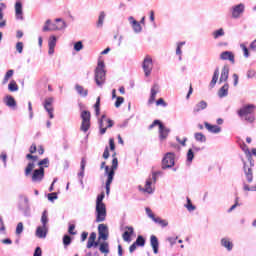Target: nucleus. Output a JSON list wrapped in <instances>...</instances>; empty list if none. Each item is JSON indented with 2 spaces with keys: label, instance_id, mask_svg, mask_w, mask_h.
Masks as SVG:
<instances>
[{
  "label": "nucleus",
  "instance_id": "obj_1",
  "mask_svg": "<svg viewBox=\"0 0 256 256\" xmlns=\"http://www.w3.org/2000/svg\"><path fill=\"white\" fill-rule=\"evenodd\" d=\"M241 149L244 151L248 159V162H245V160L242 159L243 171L246 177V181L247 183H253V167H255V160H253V156H251V150H249V146H247V144L243 143L241 145Z\"/></svg>",
  "mask_w": 256,
  "mask_h": 256
},
{
  "label": "nucleus",
  "instance_id": "obj_2",
  "mask_svg": "<svg viewBox=\"0 0 256 256\" xmlns=\"http://www.w3.org/2000/svg\"><path fill=\"white\" fill-rule=\"evenodd\" d=\"M105 199V192L99 194L96 198V208H95V215H96V223H103L107 219V207L103 200Z\"/></svg>",
  "mask_w": 256,
  "mask_h": 256
},
{
  "label": "nucleus",
  "instance_id": "obj_3",
  "mask_svg": "<svg viewBox=\"0 0 256 256\" xmlns=\"http://www.w3.org/2000/svg\"><path fill=\"white\" fill-rule=\"evenodd\" d=\"M119 167V160L117 158H113L111 168L109 166H105L104 175L107 177L105 183L106 195L109 196L111 193V183H113V179L115 178V170Z\"/></svg>",
  "mask_w": 256,
  "mask_h": 256
},
{
  "label": "nucleus",
  "instance_id": "obj_4",
  "mask_svg": "<svg viewBox=\"0 0 256 256\" xmlns=\"http://www.w3.org/2000/svg\"><path fill=\"white\" fill-rule=\"evenodd\" d=\"M41 223L42 226H38L36 228V237H38V239H45L47 237V233H49V215L47 213V210H44L42 212V216H41Z\"/></svg>",
  "mask_w": 256,
  "mask_h": 256
},
{
  "label": "nucleus",
  "instance_id": "obj_5",
  "mask_svg": "<svg viewBox=\"0 0 256 256\" xmlns=\"http://www.w3.org/2000/svg\"><path fill=\"white\" fill-rule=\"evenodd\" d=\"M94 79H95L96 85L98 87H103V85H105L106 72H105V62L104 61L98 62V65L95 69Z\"/></svg>",
  "mask_w": 256,
  "mask_h": 256
},
{
  "label": "nucleus",
  "instance_id": "obj_6",
  "mask_svg": "<svg viewBox=\"0 0 256 256\" xmlns=\"http://www.w3.org/2000/svg\"><path fill=\"white\" fill-rule=\"evenodd\" d=\"M81 119L82 123L80 126V131H83V133H87L89 129L91 128V112L83 110L81 112Z\"/></svg>",
  "mask_w": 256,
  "mask_h": 256
},
{
  "label": "nucleus",
  "instance_id": "obj_7",
  "mask_svg": "<svg viewBox=\"0 0 256 256\" xmlns=\"http://www.w3.org/2000/svg\"><path fill=\"white\" fill-rule=\"evenodd\" d=\"M175 165V153L168 152L162 159V169H171Z\"/></svg>",
  "mask_w": 256,
  "mask_h": 256
},
{
  "label": "nucleus",
  "instance_id": "obj_8",
  "mask_svg": "<svg viewBox=\"0 0 256 256\" xmlns=\"http://www.w3.org/2000/svg\"><path fill=\"white\" fill-rule=\"evenodd\" d=\"M19 199H23L24 201L19 204V210L22 211L25 217H31V208L29 207V198L25 195H20Z\"/></svg>",
  "mask_w": 256,
  "mask_h": 256
},
{
  "label": "nucleus",
  "instance_id": "obj_9",
  "mask_svg": "<svg viewBox=\"0 0 256 256\" xmlns=\"http://www.w3.org/2000/svg\"><path fill=\"white\" fill-rule=\"evenodd\" d=\"M45 179V168L39 167L38 169L33 170L31 175L32 183H41Z\"/></svg>",
  "mask_w": 256,
  "mask_h": 256
},
{
  "label": "nucleus",
  "instance_id": "obj_10",
  "mask_svg": "<svg viewBox=\"0 0 256 256\" xmlns=\"http://www.w3.org/2000/svg\"><path fill=\"white\" fill-rule=\"evenodd\" d=\"M142 68L145 74V77H149L151 75V72L153 71V58L151 56L147 55L142 63Z\"/></svg>",
  "mask_w": 256,
  "mask_h": 256
},
{
  "label": "nucleus",
  "instance_id": "obj_11",
  "mask_svg": "<svg viewBox=\"0 0 256 256\" xmlns=\"http://www.w3.org/2000/svg\"><path fill=\"white\" fill-rule=\"evenodd\" d=\"M245 13V4L240 3L232 7L233 19H239Z\"/></svg>",
  "mask_w": 256,
  "mask_h": 256
},
{
  "label": "nucleus",
  "instance_id": "obj_12",
  "mask_svg": "<svg viewBox=\"0 0 256 256\" xmlns=\"http://www.w3.org/2000/svg\"><path fill=\"white\" fill-rule=\"evenodd\" d=\"M39 161V156L32 155V161L29 162L24 170L25 177H29L31 173H33V170L35 169V163Z\"/></svg>",
  "mask_w": 256,
  "mask_h": 256
},
{
  "label": "nucleus",
  "instance_id": "obj_13",
  "mask_svg": "<svg viewBox=\"0 0 256 256\" xmlns=\"http://www.w3.org/2000/svg\"><path fill=\"white\" fill-rule=\"evenodd\" d=\"M153 185V181L151 179L146 180L145 187H141V185L138 186V191H141V193H147L148 195H153L155 193V189L151 187Z\"/></svg>",
  "mask_w": 256,
  "mask_h": 256
},
{
  "label": "nucleus",
  "instance_id": "obj_14",
  "mask_svg": "<svg viewBox=\"0 0 256 256\" xmlns=\"http://www.w3.org/2000/svg\"><path fill=\"white\" fill-rule=\"evenodd\" d=\"M256 106L254 104H248L244 107H242L239 111H238V115L239 117H245L246 115H251V113H253V111H255Z\"/></svg>",
  "mask_w": 256,
  "mask_h": 256
},
{
  "label": "nucleus",
  "instance_id": "obj_15",
  "mask_svg": "<svg viewBox=\"0 0 256 256\" xmlns=\"http://www.w3.org/2000/svg\"><path fill=\"white\" fill-rule=\"evenodd\" d=\"M53 98L49 97L46 98L44 101V109L45 111H47L49 117L51 119H53L55 117V115H53Z\"/></svg>",
  "mask_w": 256,
  "mask_h": 256
},
{
  "label": "nucleus",
  "instance_id": "obj_16",
  "mask_svg": "<svg viewBox=\"0 0 256 256\" xmlns=\"http://www.w3.org/2000/svg\"><path fill=\"white\" fill-rule=\"evenodd\" d=\"M157 93H159V84H154L150 90L148 105H153V103H155V98L157 97Z\"/></svg>",
  "mask_w": 256,
  "mask_h": 256
},
{
  "label": "nucleus",
  "instance_id": "obj_17",
  "mask_svg": "<svg viewBox=\"0 0 256 256\" xmlns=\"http://www.w3.org/2000/svg\"><path fill=\"white\" fill-rule=\"evenodd\" d=\"M220 59L222 61H230L232 65H235V54L231 51H224L220 54Z\"/></svg>",
  "mask_w": 256,
  "mask_h": 256
},
{
  "label": "nucleus",
  "instance_id": "obj_18",
  "mask_svg": "<svg viewBox=\"0 0 256 256\" xmlns=\"http://www.w3.org/2000/svg\"><path fill=\"white\" fill-rule=\"evenodd\" d=\"M158 133H159V139L161 141H165V139L169 137V133H171V129L166 127L165 125H160V129Z\"/></svg>",
  "mask_w": 256,
  "mask_h": 256
},
{
  "label": "nucleus",
  "instance_id": "obj_19",
  "mask_svg": "<svg viewBox=\"0 0 256 256\" xmlns=\"http://www.w3.org/2000/svg\"><path fill=\"white\" fill-rule=\"evenodd\" d=\"M15 15L16 19L23 21V4L21 1H16L15 3Z\"/></svg>",
  "mask_w": 256,
  "mask_h": 256
},
{
  "label": "nucleus",
  "instance_id": "obj_20",
  "mask_svg": "<svg viewBox=\"0 0 256 256\" xmlns=\"http://www.w3.org/2000/svg\"><path fill=\"white\" fill-rule=\"evenodd\" d=\"M229 79V66L224 65L221 71L219 83H226V81Z\"/></svg>",
  "mask_w": 256,
  "mask_h": 256
},
{
  "label": "nucleus",
  "instance_id": "obj_21",
  "mask_svg": "<svg viewBox=\"0 0 256 256\" xmlns=\"http://www.w3.org/2000/svg\"><path fill=\"white\" fill-rule=\"evenodd\" d=\"M150 245L153 249L154 254L157 255V253H159V239H157V236H150Z\"/></svg>",
  "mask_w": 256,
  "mask_h": 256
},
{
  "label": "nucleus",
  "instance_id": "obj_22",
  "mask_svg": "<svg viewBox=\"0 0 256 256\" xmlns=\"http://www.w3.org/2000/svg\"><path fill=\"white\" fill-rule=\"evenodd\" d=\"M220 245L228 251H233V242L230 238L224 237L220 240Z\"/></svg>",
  "mask_w": 256,
  "mask_h": 256
},
{
  "label": "nucleus",
  "instance_id": "obj_23",
  "mask_svg": "<svg viewBox=\"0 0 256 256\" xmlns=\"http://www.w3.org/2000/svg\"><path fill=\"white\" fill-rule=\"evenodd\" d=\"M206 107H207V102L205 100L198 102L193 108L194 115H197V113H201V111H205Z\"/></svg>",
  "mask_w": 256,
  "mask_h": 256
},
{
  "label": "nucleus",
  "instance_id": "obj_24",
  "mask_svg": "<svg viewBox=\"0 0 256 256\" xmlns=\"http://www.w3.org/2000/svg\"><path fill=\"white\" fill-rule=\"evenodd\" d=\"M126 229L128 231H125L123 233L122 238L124 241H126V243H131V235H133V233H135V230L131 226H126Z\"/></svg>",
  "mask_w": 256,
  "mask_h": 256
},
{
  "label": "nucleus",
  "instance_id": "obj_25",
  "mask_svg": "<svg viewBox=\"0 0 256 256\" xmlns=\"http://www.w3.org/2000/svg\"><path fill=\"white\" fill-rule=\"evenodd\" d=\"M129 21L132 24V29L135 33H141L143 31V28L141 27V24L135 20L132 16L129 17Z\"/></svg>",
  "mask_w": 256,
  "mask_h": 256
},
{
  "label": "nucleus",
  "instance_id": "obj_26",
  "mask_svg": "<svg viewBox=\"0 0 256 256\" xmlns=\"http://www.w3.org/2000/svg\"><path fill=\"white\" fill-rule=\"evenodd\" d=\"M105 123H107V116L102 115L101 119L98 121L100 135H105V133H107V127H105Z\"/></svg>",
  "mask_w": 256,
  "mask_h": 256
},
{
  "label": "nucleus",
  "instance_id": "obj_27",
  "mask_svg": "<svg viewBox=\"0 0 256 256\" xmlns=\"http://www.w3.org/2000/svg\"><path fill=\"white\" fill-rule=\"evenodd\" d=\"M229 95V84L225 83L219 90H218V97L223 99Z\"/></svg>",
  "mask_w": 256,
  "mask_h": 256
},
{
  "label": "nucleus",
  "instance_id": "obj_28",
  "mask_svg": "<svg viewBox=\"0 0 256 256\" xmlns=\"http://www.w3.org/2000/svg\"><path fill=\"white\" fill-rule=\"evenodd\" d=\"M204 125L209 133H221V127H219L218 125H211L209 124V122H205Z\"/></svg>",
  "mask_w": 256,
  "mask_h": 256
},
{
  "label": "nucleus",
  "instance_id": "obj_29",
  "mask_svg": "<svg viewBox=\"0 0 256 256\" xmlns=\"http://www.w3.org/2000/svg\"><path fill=\"white\" fill-rule=\"evenodd\" d=\"M75 90L77 91L78 95H80V97H87V95H89V90L84 89V87L79 84L75 85Z\"/></svg>",
  "mask_w": 256,
  "mask_h": 256
},
{
  "label": "nucleus",
  "instance_id": "obj_30",
  "mask_svg": "<svg viewBox=\"0 0 256 256\" xmlns=\"http://www.w3.org/2000/svg\"><path fill=\"white\" fill-rule=\"evenodd\" d=\"M5 103L7 105V107H10V108H14V107H17V102L15 101V98H13V96H6V99H5Z\"/></svg>",
  "mask_w": 256,
  "mask_h": 256
},
{
  "label": "nucleus",
  "instance_id": "obj_31",
  "mask_svg": "<svg viewBox=\"0 0 256 256\" xmlns=\"http://www.w3.org/2000/svg\"><path fill=\"white\" fill-rule=\"evenodd\" d=\"M62 29H67V23L62 22L61 25L50 24V31H62Z\"/></svg>",
  "mask_w": 256,
  "mask_h": 256
},
{
  "label": "nucleus",
  "instance_id": "obj_32",
  "mask_svg": "<svg viewBox=\"0 0 256 256\" xmlns=\"http://www.w3.org/2000/svg\"><path fill=\"white\" fill-rule=\"evenodd\" d=\"M217 81H219V68H217V69L214 71L212 80H211V82H210V87H215V85H217Z\"/></svg>",
  "mask_w": 256,
  "mask_h": 256
},
{
  "label": "nucleus",
  "instance_id": "obj_33",
  "mask_svg": "<svg viewBox=\"0 0 256 256\" xmlns=\"http://www.w3.org/2000/svg\"><path fill=\"white\" fill-rule=\"evenodd\" d=\"M8 91H10L11 93L19 91V86L17 85V82H15V80L10 81V83L8 84Z\"/></svg>",
  "mask_w": 256,
  "mask_h": 256
},
{
  "label": "nucleus",
  "instance_id": "obj_34",
  "mask_svg": "<svg viewBox=\"0 0 256 256\" xmlns=\"http://www.w3.org/2000/svg\"><path fill=\"white\" fill-rule=\"evenodd\" d=\"M194 139L198 141V143H205L207 141V137L201 132H197L194 134Z\"/></svg>",
  "mask_w": 256,
  "mask_h": 256
},
{
  "label": "nucleus",
  "instance_id": "obj_35",
  "mask_svg": "<svg viewBox=\"0 0 256 256\" xmlns=\"http://www.w3.org/2000/svg\"><path fill=\"white\" fill-rule=\"evenodd\" d=\"M15 71L13 69L8 70L3 78L2 85H7L9 83V78L13 77Z\"/></svg>",
  "mask_w": 256,
  "mask_h": 256
},
{
  "label": "nucleus",
  "instance_id": "obj_36",
  "mask_svg": "<svg viewBox=\"0 0 256 256\" xmlns=\"http://www.w3.org/2000/svg\"><path fill=\"white\" fill-rule=\"evenodd\" d=\"M95 239H97V233L92 232L87 242V249H91V247H93V242L95 241Z\"/></svg>",
  "mask_w": 256,
  "mask_h": 256
},
{
  "label": "nucleus",
  "instance_id": "obj_37",
  "mask_svg": "<svg viewBox=\"0 0 256 256\" xmlns=\"http://www.w3.org/2000/svg\"><path fill=\"white\" fill-rule=\"evenodd\" d=\"M183 45H185V42H179L177 44V48H176V55L179 56V61H183V57L181 56L182 55V51H181V48L183 47Z\"/></svg>",
  "mask_w": 256,
  "mask_h": 256
},
{
  "label": "nucleus",
  "instance_id": "obj_38",
  "mask_svg": "<svg viewBox=\"0 0 256 256\" xmlns=\"http://www.w3.org/2000/svg\"><path fill=\"white\" fill-rule=\"evenodd\" d=\"M193 159H195V152H193V149H189L186 154V161L187 163H193Z\"/></svg>",
  "mask_w": 256,
  "mask_h": 256
},
{
  "label": "nucleus",
  "instance_id": "obj_39",
  "mask_svg": "<svg viewBox=\"0 0 256 256\" xmlns=\"http://www.w3.org/2000/svg\"><path fill=\"white\" fill-rule=\"evenodd\" d=\"M224 35H225V30H223V28L215 30L212 33V36L214 37V39H219V37H223Z\"/></svg>",
  "mask_w": 256,
  "mask_h": 256
},
{
  "label": "nucleus",
  "instance_id": "obj_40",
  "mask_svg": "<svg viewBox=\"0 0 256 256\" xmlns=\"http://www.w3.org/2000/svg\"><path fill=\"white\" fill-rule=\"evenodd\" d=\"M134 243L137 247H145V238L139 235Z\"/></svg>",
  "mask_w": 256,
  "mask_h": 256
},
{
  "label": "nucleus",
  "instance_id": "obj_41",
  "mask_svg": "<svg viewBox=\"0 0 256 256\" xmlns=\"http://www.w3.org/2000/svg\"><path fill=\"white\" fill-rule=\"evenodd\" d=\"M104 21H105V12H100V15L98 17L97 27L98 28L103 27Z\"/></svg>",
  "mask_w": 256,
  "mask_h": 256
},
{
  "label": "nucleus",
  "instance_id": "obj_42",
  "mask_svg": "<svg viewBox=\"0 0 256 256\" xmlns=\"http://www.w3.org/2000/svg\"><path fill=\"white\" fill-rule=\"evenodd\" d=\"M184 207H186V209L188 211H195L197 209V207H195V205H193V203L191 202V199L187 198V204L184 205Z\"/></svg>",
  "mask_w": 256,
  "mask_h": 256
},
{
  "label": "nucleus",
  "instance_id": "obj_43",
  "mask_svg": "<svg viewBox=\"0 0 256 256\" xmlns=\"http://www.w3.org/2000/svg\"><path fill=\"white\" fill-rule=\"evenodd\" d=\"M99 250L101 253H109V244L107 242L100 244Z\"/></svg>",
  "mask_w": 256,
  "mask_h": 256
},
{
  "label": "nucleus",
  "instance_id": "obj_44",
  "mask_svg": "<svg viewBox=\"0 0 256 256\" xmlns=\"http://www.w3.org/2000/svg\"><path fill=\"white\" fill-rule=\"evenodd\" d=\"M57 45V37L56 36H50L48 40V47H56Z\"/></svg>",
  "mask_w": 256,
  "mask_h": 256
},
{
  "label": "nucleus",
  "instance_id": "obj_45",
  "mask_svg": "<svg viewBox=\"0 0 256 256\" xmlns=\"http://www.w3.org/2000/svg\"><path fill=\"white\" fill-rule=\"evenodd\" d=\"M123 103H125V98H123L121 96L116 97V102H115L116 109H119V107H121V105H123Z\"/></svg>",
  "mask_w": 256,
  "mask_h": 256
},
{
  "label": "nucleus",
  "instance_id": "obj_46",
  "mask_svg": "<svg viewBox=\"0 0 256 256\" xmlns=\"http://www.w3.org/2000/svg\"><path fill=\"white\" fill-rule=\"evenodd\" d=\"M38 167H49V158H44L37 163Z\"/></svg>",
  "mask_w": 256,
  "mask_h": 256
},
{
  "label": "nucleus",
  "instance_id": "obj_47",
  "mask_svg": "<svg viewBox=\"0 0 256 256\" xmlns=\"http://www.w3.org/2000/svg\"><path fill=\"white\" fill-rule=\"evenodd\" d=\"M83 49V41H77L74 43V51L79 53V51H82Z\"/></svg>",
  "mask_w": 256,
  "mask_h": 256
},
{
  "label": "nucleus",
  "instance_id": "obj_48",
  "mask_svg": "<svg viewBox=\"0 0 256 256\" xmlns=\"http://www.w3.org/2000/svg\"><path fill=\"white\" fill-rule=\"evenodd\" d=\"M107 232H109V229L107 228V225H105V224H99L98 225V234L107 233Z\"/></svg>",
  "mask_w": 256,
  "mask_h": 256
},
{
  "label": "nucleus",
  "instance_id": "obj_49",
  "mask_svg": "<svg viewBox=\"0 0 256 256\" xmlns=\"http://www.w3.org/2000/svg\"><path fill=\"white\" fill-rule=\"evenodd\" d=\"M63 245L65 247H69V245H71V236L67 234L63 236Z\"/></svg>",
  "mask_w": 256,
  "mask_h": 256
},
{
  "label": "nucleus",
  "instance_id": "obj_50",
  "mask_svg": "<svg viewBox=\"0 0 256 256\" xmlns=\"http://www.w3.org/2000/svg\"><path fill=\"white\" fill-rule=\"evenodd\" d=\"M240 47H241V49L244 53V57L246 59H248V57H249V48H247V46L245 44H240Z\"/></svg>",
  "mask_w": 256,
  "mask_h": 256
},
{
  "label": "nucleus",
  "instance_id": "obj_51",
  "mask_svg": "<svg viewBox=\"0 0 256 256\" xmlns=\"http://www.w3.org/2000/svg\"><path fill=\"white\" fill-rule=\"evenodd\" d=\"M23 233V222H19L16 226V235Z\"/></svg>",
  "mask_w": 256,
  "mask_h": 256
},
{
  "label": "nucleus",
  "instance_id": "obj_52",
  "mask_svg": "<svg viewBox=\"0 0 256 256\" xmlns=\"http://www.w3.org/2000/svg\"><path fill=\"white\" fill-rule=\"evenodd\" d=\"M255 77H256L255 70H248L247 71V79H255Z\"/></svg>",
  "mask_w": 256,
  "mask_h": 256
},
{
  "label": "nucleus",
  "instance_id": "obj_53",
  "mask_svg": "<svg viewBox=\"0 0 256 256\" xmlns=\"http://www.w3.org/2000/svg\"><path fill=\"white\" fill-rule=\"evenodd\" d=\"M245 117V121H248V123H253L255 121V115L253 114H248Z\"/></svg>",
  "mask_w": 256,
  "mask_h": 256
},
{
  "label": "nucleus",
  "instance_id": "obj_54",
  "mask_svg": "<svg viewBox=\"0 0 256 256\" xmlns=\"http://www.w3.org/2000/svg\"><path fill=\"white\" fill-rule=\"evenodd\" d=\"M237 207H239V197L236 198L235 204L228 209V213H231V211H234Z\"/></svg>",
  "mask_w": 256,
  "mask_h": 256
},
{
  "label": "nucleus",
  "instance_id": "obj_55",
  "mask_svg": "<svg viewBox=\"0 0 256 256\" xmlns=\"http://www.w3.org/2000/svg\"><path fill=\"white\" fill-rule=\"evenodd\" d=\"M0 159L3 161L4 167H7V153L2 152L0 155Z\"/></svg>",
  "mask_w": 256,
  "mask_h": 256
},
{
  "label": "nucleus",
  "instance_id": "obj_56",
  "mask_svg": "<svg viewBox=\"0 0 256 256\" xmlns=\"http://www.w3.org/2000/svg\"><path fill=\"white\" fill-rule=\"evenodd\" d=\"M16 51H18V53H23V42H17L16 43Z\"/></svg>",
  "mask_w": 256,
  "mask_h": 256
},
{
  "label": "nucleus",
  "instance_id": "obj_57",
  "mask_svg": "<svg viewBox=\"0 0 256 256\" xmlns=\"http://www.w3.org/2000/svg\"><path fill=\"white\" fill-rule=\"evenodd\" d=\"M176 141L178 143H180V145H182V147H185V145H187V137L183 138V140H181V138L176 137Z\"/></svg>",
  "mask_w": 256,
  "mask_h": 256
},
{
  "label": "nucleus",
  "instance_id": "obj_58",
  "mask_svg": "<svg viewBox=\"0 0 256 256\" xmlns=\"http://www.w3.org/2000/svg\"><path fill=\"white\" fill-rule=\"evenodd\" d=\"M74 231H75V225L74 224H70L69 228H68V233L70 235H77V232H74Z\"/></svg>",
  "mask_w": 256,
  "mask_h": 256
},
{
  "label": "nucleus",
  "instance_id": "obj_59",
  "mask_svg": "<svg viewBox=\"0 0 256 256\" xmlns=\"http://www.w3.org/2000/svg\"><path fill=\"white\" fill-rule=\"evenodd\" d=\"M98 235H99V239H103V241H107V239L109 238V232H103Z\"/></svg>",
  "mask_w": 256,
  "mask_h": 256
},
{
  "label": "nucleus",
  "instance_id": "obj_60",
  "mask_svg": "<svg viewBox=\"0 0 256 256\" xmlns=\"http://www.w3.org/2000/svg\"><path fill=\"white\" fill-rule=\"evenodd\" d=\"M156 105L157 106L162 105V107H167V103H166V101L163 98L158 99L156 101Z\"/></svg>",
  "mask_w": 256,
  "mask_h": 256
},
{
  "label": "nucleus",
  "instance_id": "obj_61",
  "mask_svg": "<svg viewBox=\"0 0 256 256\" xmlns=\"http://www.w3.org/2000/svg\"><path fill=\"white\" fill-rule=\"evenodd\" d=\"M57 198H58L57 193H55V192L48 194V200L51 202L55 201V199H57Z\"/></svg>",
  "mask_w": 256,
  "mask_h": 256
},
{
  "label": "nucleus",
  "instance_id": "obj_62",
  "mask_svg": "<svg viewBox=\"0 0 256 256\" xmlns=\"http://www.w3.org/2000/svg\"><path fill=\"white\" fill-rule=\"evenodd\" d=\"M232 77H233V81H234L233 85H234V87H237V85H239V75L233 74Z\"/></svg>",
  "mask_w": 256,
  "mask_h": 256
},
{
  "label": "nucleus",
  "instance_id": "obj_63",
  "mask_svg": "<svg viewBox=\"0 0 256 256\" xmlns=\"http://www.w3.org/2000/svg\"><path fill=\"white\" fill-rule=\"evenodd\" d=\"M28 110H29L30 119H33V106L31 104V102H28Z\"/></svg>",
  "mask_w": 256,
  "mask_h": 256
},
{
  "label": "nucleus",
  "instance_id": "obj_64",
  "mask_svg": "<svg viewBox=\"0 0 256 256\" xmlns=\"http://www.w3.org/2000/svg\"><path fill=\"white\" fill-rule=\"evenodd\" d=\"M41 255H43V251H41V247H36L33 256H41Z\"/></svg>",
  "mask_w": 256,
  "mask_h": 256
}]
</instances>
